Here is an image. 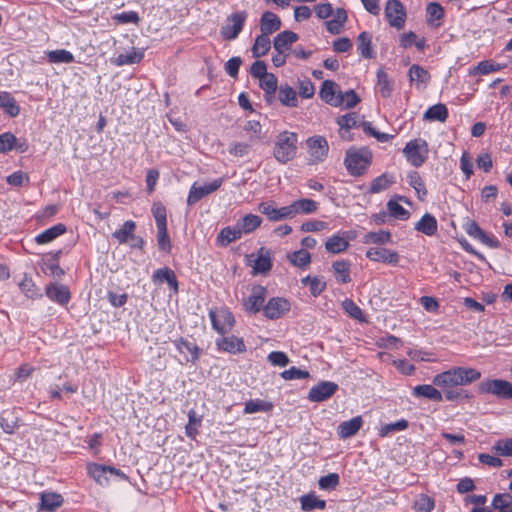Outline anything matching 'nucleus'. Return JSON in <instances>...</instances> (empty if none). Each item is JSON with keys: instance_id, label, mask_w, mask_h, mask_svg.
<instances>
[{"instance_id": "obj_16", "label": "nucleus", "mask_w": 512, "mask_h": 512, "mask_svg": "<svg viewBox=\"0 0 512 512\" xmlns=\"http://www.w3.org/2000/svg\"><path fill=\"white\" fill-rule=\"evenodd\" d=\"M258 210L266 215L270 221H280L287 218H292L290 205L281 208H276L273 202H261L258 205Z\"/></svg>"}, {"instance_id": "obj_24", "label": "nucleus", "mask_w": 512, "mask_h": 512, "mask_svg": "<svg viewBox=\"0 0 512 512\" xmlns=\"http://www.w3.org/2000/svg\"><path fill=\"white\" fill-rule=\"evenodd\" d=\"M331 268L337 283L347 284L351 281V262L349 260H336L332 263Z\"/></svg>"}, {"instance_id": "obj_50", "label": "nucleus", "mask_w": 512, "mask_h": 512, "mask_svg": "<svg viewBox=\"0 0 512 512\" xmlns=\"http://www.w3.org/2000/svg\"><path fill=\"white\" fill-rule=\"evenodd\" d=\"M408 421L405 419H400L394 423H389L385 425H381L378 428V435L382 438L387 437L393 433L403 431L408 428Z\"/></svg>"}, {"instance_id": "obj_39", "label": "nucleus", "mask_w": 512, "mask_h": 512, "mask_svg": "<svg viewBox=\"0 0 512 512\" xmlns=\"http://www.w3.org/2000/svg\"><path fill=\"white\" fill-rule=\"evenodd\" d=\"M262 223V218L255 214H247L237 222L242 234H250Z\"/></svg>"}, {"instance_id": "obj_53", "label": "nucleus", "mask_w": 512, "mask_h": 512, "mask_svg": "<svg viewBox=\"0 0 512 512\" xmlns=\"http://www.w3.org/2000/svg\"><path fill=\"white\" fill-rule=\"evenodd\" d=\"M289 261L301 269L306 268L311 262V255L306 249H300L288 255Z\"/></svg>"}, {"instance_id": "obj_4", "label": "nucleus", "mask_w": 512, "mask_h": 512, "mask_svg": "<svg viewBox=\"0 0 512 512\" xmlns=\"http://www.w3.org/2000/svg\"><path fill=\"white\" fill-rule=\"evenodd\" d=\"M403 153L407 161L414 167L422 166L429 153L428 143L426 140L417 138L406 143Z\"/></svg>"}, {"instance_id": "obj_5", "label": "nucleus", "mask_w": 512, "mask_h": 512, "mask_svg": "<svg viewBox=\"0 0 512 512\" xmlns=\"http://www.w3.org/2000/svg\"><path fill=\"white\" fill-rule=\"evenodd\" d=\"M478 392L509 400L512 399V383L504 379H486L479 383Z\"/></svg>"}, {"instance_id": "obj_28", "label": "nucleus", "mask_w": 512, "mask_h": 512, "mask_svg": "<svg viewBox=\"0 0 512 512\" xmlns=\"http://www.w3.org/2000/svg\"><path fill=\"white\" fill-rule=\"evenodd\" d=\"M356 44H357V50L363 58H365V59L374 58L375 52L372 48V35L369 32H367V31L361 32L356 39Z\"/></svg>"}, {"instance_id": "obj_49", "label": "nucleus", "mask_w": 512, "mask_h": 512, "mask_svg": "<svg viewBox=\"0 0 512 512\" xmlns=\"http://www.w3.org/2000/svg\"><path fill=\"white\" fill-rule=\"evenodd\" d=\"M335 87H336V83L332 80H325L323 81L322 85H321V89L319 91V96L320 98L330 104V105H333L335 106V101H336V95H335Z\"/></svg>"}, {"instance_id": "obj_11", "label": "nucleus", "mask_w": 512, "mask_h": 512, "mask_svg": "<svg viewBox=\"0 0 512 512\" xmlns=\"http://www.w3.org/2000/svg\"><path fill=\"white\" fill-rule=\"evenodd\" d=\"M291 309L290 302L282 297H272L264 306L263 314L267 319L276 320L281 318Z\"/></svg>"}, {"instance_id": "obj_33", "label": "nucleus", "mask_w": 512, "mask_h": 512, "mask_svg": "<svg viewBox=\"0 0 512 512\" xmlns=\"http://www.w3.org/2000/svg\"><path fill=\"white\" fill-rule=\"evenodd\" d=\"M278 99L283 106L294 108L298 106L297 93L287 83L281 84L278 91Z\"/></svg>"}, {"instance_id": "obj_37", "label": "nucleus", "mask_w": 512, "mask_h": 512, "mask_svg": "<svg viewBox=\"0 0 512 512\" xmlns=\"http://www.w3.org/2000/svg\"><path fill=\"white\" fill-rule=\"evenodd\" d=\"M62 503L63 497L60 494L54 492L42 493L39 510L52 512L61 506Z\"/></svg>"}, {"instance_id": "obj_55", "label": "nucleus", "mask_w": 512, "mask_h": 512, "mask_svg": "<svg viewBox=\"0 0 512 512\" xmlns=\"http://www.w3.org/2000/svg\"><path fill=\"white\" fill-rule=\"evenodd\" d=\"M360 123L361 122L358 121V115L355 112L348 113L337 118V124L341 130H345L347 133H349L353 128L360 127Z\"/></svg>"}, {"instance_id": "obj_59", "label": "nucleus", "mask_w": 512, "mask_h": 512, "mask_svg": "<svg viewBox=\"0 0 512 512\" xmlns=\"http://www.w3.org/2000/svg\"><path fill=\"white\" fill-rule=\"evenodd\" d=\"M492 450L500 456L512 457V438L498 440Z\"/></svg>"}, {"instance_id": "obj_18", "label": "nucleus", "mask_w": 512, "mask_h": 512, "mask_svg": "<svg viewBox=\"0 0 512 512\" xmlns=\"http://www.w3.org/2000/svg\"><path fill=\"white\" fill-rule=\"evenodd\" d=\"M216 346L219 351L228 352L230 354L246 352L244 340L234 335L217 339Z\"/></svg>"}, {"instance_id": "obj_34", "label": "nucleus", "mask_w": 512, "mask_h": 512, "mask_svg": "<svg viewBox=\"0 0 512 512\" xmlns=\"http://www.w3.org/2000/svg\"><path fill=\"white\" fill-rule=\"evenodd\" d=\"M0 108L10 117H17L20 114V107L10 92H0Z\"/></svg>"}, {"instance_id": "obj_9", "label": "nucleus", "mask_w": 512, "mask_h": 512, "mask_svg": "<svg viewBox=\"0 0 512 512\" xmlns=\"http://www.w3.org/2000/svg\"><path fill=\"white\" fill-rule=\"evenodd\" d=\"M385 17L392 27L403 28L406 20L403 4L399 0H388L385 6Z\"/></svg>"}, {"instance_id": "obj_41", "label": "nucleus", "mask_w": 512, "mask_h": 512, "mask_svg": "<svg viewBox=\"0 0 512 512\" xmlns=\"http://www.w3.org/2000/svg\"><path fill=\"white\" fill-rule=\"evenodd\" d=\"M408 184L415 189L418 199L425 200L428 192L423 179L417 171H411L407 175Z\"/></svg>"}, {"instance_id": "obj_30", "label": "nucleus", "mask_w": 512, "mask_h": 512, "mask_svg": "<svg viewBox=\"0 0 512 512\" xmlns=\"http://www.w3.org/2000/svg\"><path fill=\"white\" fill-rule=\"evenodd\" d=\"M66 231V225L63 223H58L38 234L35 237V242L40 245L50 243L60 235L64 234Z\"/></svg>"}, {"instance_id": "obj_60", "label": "nucleus", "mask_w": 512, "mask_h": 512, "mask_svg": "<svg viewBox=\"0 0 512 512\" xmlns=\"http://www.w3.org/2000/svg\"><path fill=\"white\" fill-rule=\"evenodd\" d=\"M152 213L155 218L157 228L167 226L166 208L162 203H154L152 206Z\"/></svg>"}, {"instance_id": "obj_64", "label": "nucleus", "mask_w": 512, "mask_h": 512, "mask_svg": "<svg viewBox=\"0 0 512 512\" xmlns=\"http://www.w3.org/2000/svg\"><path fill=\"white\" fill-rule=\"evenodd\" d=\"M16 137L11 132L0 134V153H7L16 146Z\"/></svg>"}, {"instance_id": "obj_23", "label": "nucleus", "mask_w": 512, "mask_h": 512, "mask_svg": "<svg viewBox=\"0 0 512 512\" xmlns=\"http://www.w3.org/2000/svg\"><path fill=\"white\" fill-rule=\"evenodd\" d=\"M273 266L272 255L269 249L261 247L254 261V274H266Z\"/></svg>"}, {"instance_id": "obj_52", "label": "nucleus", "mask_w": 512, "mask_h": 512, "mask_svg": "<svg viewBox=\"0 0 512 512\" xmlns=\"http://www.w3.org/2000/svg\"><path fill=\"white\" fill-rule=\"evenodd\" d=\"M365 244H387L391 242V233L386 230H379L377 232H368L364 238Z\"/></svg>"}, {"instance_id": "obj_25", "label": "nucleus", "mask_w": 512, "mask_h": 512, "mask_svg": "<svg viewBox=\"0 0 512 512\" xmlns=\"http://www.w3.org/2000/svg\"><path fill=\"white\" fill-rule=\"evenodd\" d=\"M434 384L417 385L413 388L412 394L418 398H425L434 402L442 401V392Z\"/></svg>"}, {"instance_id": "obj_20", "label": "nucleus", "mask_w": 512, "mask_h": 512, "mask_svg": "<svg viewBox=\"0 0 512 512\" xmlns=\"http://www.w3.org/2000/svg\"><path fill=\"white\" fill-rule=\"evenodd\" d=\"M152 280L154 283L166 282L170 289L175 293H177L179 290V283L176 274L169 267H163L155 270L152 275Z\"/></svg>"}, {"instance_id": "obj_48", "label": "nucleus", "mask_w": 512, "mask_h": 512, "mask_svg": "<svg viewBox=\"0 0 512 512\" xmlns=\"http://www.w3.org/2000/svg\"><path fill=\"white\" fill-rule=\"evenodd\" d=\"M377 88L384 98L390 97L393 91V84L383 69L377 71Z\"/></svg>"}, {"instance_id": "obj_62", "label": "nucleus", "mask_w": 512, "mask_h": 512, "mask_svg": "<svg viewBox=\"0 0 512 512\" xmlns=\"http://www.w3.org/2000/svg\"><path fill=\"white\" fill-rule=\"evenodd\" d=\"M435 508V501L426 494H420L415 502V509L420 512H431Z\"/></svg>"}, {"instance_id": "obj_63", "label": "nucleus", "mask_w": 512, "mask_h": 512, "mask_svg": "<svg viewBox=\"0 0 512 512\" xmlns=\"http://www.w3.org/2000/svg\"><path fill=\"white\" fill-rule=\"evenodd\" d=\"M259 86L263 91L276 92L278 89V79L273 73H268L265 77L259 79Z\"/></svg>"}, {"instance_id": "obj_42", "label": "nucleus", "mask_w": 512, "mask_h": 512, "mask_svg": "<svg viewBox=\"0 0 512 512\" xmlns=\"http://www.w3.org/2000/svg\"><path fill=\"white\" fill-rule=\"evenodd\" d=\"M410 82H415L419 87L420 85H426L430 81L429 72L418 64H413L408 71Z\"/></svg>"}, {"instance_id": "obj_22", "label": "nucleus", "mask_w": 512, "mask_h": 512, "mask_svg": "<svg viewBox=\"0 0 512 512\" xmlns=\"http://www.w3.org/2000/svg\"><path fill=\"white\" fill-rule=\"evenodd\" d=\"M363 426V418H351L343 421L337 428L338 437L342 440L353 437Z\"/></svg>"}, {"instance_id": "obj_38", "label": "nucleus", "mask_w": 512, "mask_h": 512, "mask_svg": "<svg viewBox=\"0 0 512 512\" xmlns=\"http://www.w3.org/2000/svg\"><path fill=\"white\" fill-rule=\"evenodd\" d=\"M135 229L136 223L132 220H127L121 228L112 233V237L115 238L119 244H125L129 239L134 238Z\"/></svg>"}, {"instance_id": "obj_36", "label": "nucleus", "mask_w": 512, "mask_h": 512, "mask_svg": "<svg viewBox=\"0 0 512 512\" xmlns=\"http://www.w3.org/2000/svg\"><path fill=\"white\" fill-rule=\"evenodd\" d=\"M449 116L448 109L445 104L438 103L430 106L424 113L425 121L445 122Z\"/></svg>"}, {"instance_id": "obj_3", "label": "nucleus", "mask_w": 512, "mask_h": 512, "mask_svg": "<svg viewBox=\"0 0 512 512\" xmlns=\"http://www.w3.org/2000/svg\"><path fill=\"white\" fill-rule=\"evenodd\" d=\"M297 143V133L290 131L279 133L273 148L275 159L281 164H287L292 161L297 154Z\"/></svg>"}, {"instance_id": "obj_27", "label": "nucleus", "mask_w": 512, "mask_h": 512, "mask_svg": "<svg viewBox=\"0 0 512 512\" xmlns=\"http://www.w3.org/2000/svg\"><path fill=\"white\" fill-rule=\"evenodd\" d=\"M345 234L347 233L344 232L343 235L335 234L329 237L325 242L327 252L338 254L346 251L349 247V238L344 236Z\"/></svg>"}, {"instance_id": "obj_58", "label": "nucleus", "mask_w": 512, "mask_h": 512, "mask_svg": "<svg viewBox=\"0 0 512 512\" xmlns=\"http://www.w3.org/2000/svg\"><path fill=\"white\" fill-rule=\"evenodd\" d=\"M340 483V477L337 473H329L328 475L320 477L318 481L321 490L331 491L334 490Z\"/></svg>"}, {"instance_id": "obj_40", "label": "nucleus", "mask_w": 512, "mask_h": 512, "mask_svg": "<svg viewBox=\"0 0 512 512\" xmlns=\"http://www.w3.org/2000/svg\"><path fill=\"white\" fill-rule=\"evenodd\" d=\"M395 183V177L390 173H383L376 177L369 187V192L372 194L379 193L388 189L392 184Z\"/></svg>"}, {"instance_id": "obj_17", "label": "nucleus", "mask_w": 512, "mask_h": 512, "mask_svg": "<svg viewBox=\"0 0 512 512\" xmlns=\"http://www.w3.org/2000/svg\"><path fill=\"white\" fill-rule=\"evenodd\" d=\"M46 296L53 302L58 303L61 306H66L70 299L71 293L67 286L52 283L46 286Z\"/></svg>"}, {"instance_id": "obj_2", "label": "nucleus", "mask_w": 512, "mask_h": 512, "mask_svg": "<svg viewBox=\"0 0 512 512\" xmlns=\"http://www.w3.org/2000/svg\"><path fill=\"white\" fill-rule=\"evenodd\" d=\"M372 162V152L367 147H351L346 151L344 164L348 173L358 177L363 175Z\"/></svg>"}, {"instance_id": "obj_54", "label": "nucleus", "mask_w": 512, "mask_h": 512, "mask_svg": "<svg viewBox=\"0 0 512 512\" xmlns=\"http://www.w3.org/2000/svg\"><path fill=\"white\" fill-rule=\"evenodd\" d=\"M88 474L100 485H107L108 478L106 477L107 469L106 465L90 464L88 465Z\"/></svg>"}, {"instance_id": "obj_31", "label": "nucleus", "mask_w": 512, "mask_h": 512, "mask_svg": "<svg viewBox=\"0 0 512 512\" xmlns=\"http://www.w3.org/2000/svg\"><path fill=\"white\" fill-rule=\"evenodd\" d=\"M144 58V52L137 50L134 47L128 53L119 54L117 57L111 59V63L116 66L133 65L140 63Z\"/></svg>"}, {"instance_id": "obj_21", "label": "nucleus", "mask_w": 512, "mask_h": 512, "mask_svg": "<svg viewBox=\"0 0 512 512\" xmlns=\"http://www.w3.org/2000/svg\"><path fill=\"white\" fill-rule=\"evenodd\" d=\"M299 36L297 33L285 30L278 33L273 40V47L276 52H286L289 50L293 43L297 42Z\"/></svg>"}, {"instance_id": "obj_14", "label": "nucleus", "mask_w": 512, "mask_h": 512, "mask_svg": "<svg viewBox=\"0 0 512 512\" xmlns=\"http://www.w3.org/2000/svg\"><path fill=\"white\" fill-rule=\"evenodd\" d=\"M309 154L314 162H323L328 155L329 145L323 136H313L307 139Z\"/></svg>"}, {"instance_id": "obj_19", "label": "nucleus", "mask_w": 512, "mask_h": 512, "mask_svg": "<svg viewBox=\"0 0 512 512\" xmlns=\"http://www.w3.org/2000/svg\"><path fill=\"white\" fill-rule=\"evenodd\" d=\"M282 22L280 17L271 11H265L260 18L261 34L271 35L281 28Z\"/></svg>"}, {"instance_id": "obj_32", "label": "nucleus", "mask_w": 512, "mask_h": 512, "mask_svg": "<svg viewBox=\"0 0 512 512\" xmlns=\"http://www.w3.org/2000/svg\"><path fill=\"white\" fill-rule=\"evenodd\" d=\"M242 236V233L236 224V226L231 227L227 226L220 230V232L217 235V244L225 247L228 246L230 243L240 239Z\"/></svg>"}, {"instance_id": "obj_51", "label": "nucleus", "mask_w": 512, "mask_h": 512, "mask_svg": "<svg viewBox=\"0 0 512 512\" xmlns=\"http://www.w3.org/2000/svg\"><path fill=\"white\" fill-rule=\"evenodd\" d=\"M48 61L50 63H73L75 61L74 55L65 49L52 50L47 53Z\"/></svg>"}, {"instance_id": "obj_12", "label": "nucleus", "mask_w": 512, "mask_h": 512, "mask_svg": "<svg viewBox=\"0 0 512 512\" xmlns=\"http://www.w3.org/2000/svg\"><path fill=\"white\" fill-rule=\"evenodd\" d=\"M366 257L374 262H380L396 266L400 261V255L397 251L383 247H371L366 251Z\"/></svg>"}, {"instance_id": "obj_61", "label": "nucleus", "mask_w": 512, "mask_h": 512, "mask_svg": "<svg viewBox=\"0 0 512 512\" xmlns=\"http://www.w3.org/2000/svg\"><path fill=\"white\" fill-rule=\"evenodd\" d=\"M113 20L119 24H138L140 17L136 11H124L113 16Z\"/></svg>"}, {"instance_id": "obj_43", "label": "nucleus", "mask_w": 512, "mask_h": 512, "mask_svg": "<svg viewBox=\"0 0 512 512\" xmlns=\"http://www.w3.org/2000/svg\"><path fill=\"white\" fill-rule=\"evenodd\" d=\"M300 503L304 511L324 510L326 508V501L319 499L314 493L303 495L300 498Z\"/></svg>"}, {"instance_id": "obj_47", "label": "nucleus", "mask_w": 512, "mask_h": 512, "mask_svg": "<svg viewBox=\"0 0 512 512\" xmlns=\"http://www.w3.org/2000/svg\"><path fill=\"white\" fill-rule=\"evenodd\" d=\"M359 102L360 97L353 89H350L346 91L344 94L341 91H339L336 97L335 106L344 105L345 108L350 109L355 107Z\"/></svg>"}, {"instance_id": "obj_45", "label": "nucleus", "mask_w": 512, "mask_h": 512, "mask_svg": "<svg viewBox=\"0 0 512 512\" xmlns=\"http://www.w3.org/2000/svg\"><path fill=\"white\" fill-rule=\"evenodd\" d=\"M272 408H273V404L269 401H265L262 399H252L245 403L244 413H246V414L258 413V412L267 413V412H270Z\"/></svg>"}, {"instance_id": "obj_29", "label": "nucleus", "mask_w": 512, "mask_h": 512, "mask_svg": "<svg viewBox=\"0 0 512 512\" xmlns=\"http://www.w3.org/2000/svg\"><path fill=\"white\" fill-rule=\"evenodd\" d=\"M292 218L298 214H312L318 209V202L302 198L290 204Z\"/></svg>"}, {"instance_id": "obj_56", "label": "nucleus", "mask_w": 512, "mask_h": 512, "mask_svg": "<svg viewBox=\"0 0 512 512\" xmlns=\"http://www.w3.org/2000/svg\"><path fill=\"white\" fill-rule=\"evenodd\" d=\"M387 209L389 215L396 219L407 220L410 217V212L395 200L391 199L387 202Z\"/></svg>"}, {"instance_id": "obj_1", "label": "nucleus", "mask_w": 512, "mask_h": 512, "mask_svg": "<svg viewBox=\"0 0 512 512\" xmlns=\"http://www.w3.org/2000/svg\"><path fill=\"white\" fill-rule=\"evenodd\" d=\"M481 378V372L470 367H454L433 377L432 383L440 388L442 400L462 403L470 399V394L462 386Z\"/></svg>"}, {"instance_id": "obj_44", "label": "nucleus", "mask_w": 512, "mask_h": 512, "mask_svg": "<svg viewBox=\"0 0 512 512\" xmlns=\"http://www.w3.org/2000/svg\"><path fill=\"white\" fill-rule=\"evenodd\" d=\"M493 511L512 512V495L509 493L496 494L492 500Z\"/></svg>"}, {"instance_id": "obj_46", "label": "nucleus", "mask_w": 512, "mask_h": 512, "mask_svg": "<svg viewBox=\"0 0 512 512\" xmlns=\"http://www.w3.org/2000/svg\"><path fill=\"white\" fill-rule=\"evenodd\" d=\"M271 48V41L269 36L260 34L255 38L254 45L252 47V54L255 58L265 56Z\"/></svg>"}, {"instance_id": "obj_10", "label": "nucleus", "mask_w": 512, "mask_h": 512, "mask_svg": "<svg viewBox=\"0 0 512 512\" xmlns=\"http://www.w3.org/2000/svg\"><path fill=\"white\" fill-rule=\"evenodd\" d=\"M223 183V178L214 179L212 182L203 186H197V183H193L190 187L189 194L187 197V204L192 206L200 201L205 196L218 190Z\"/></svg>"}, {"instance_id": "obj_13", "label": "nucleus", "mask_w": 512, "mask_h": 512, "mask_svg": "<svg viewBox=\"0 0 512 512\" xmlns=\"http://www.w3.org/2000/svg\"><path fill=\"white\" fill-rule=\"evenodd\" d=\"M338 390V385L332 381H321L310 388L308 399L312 402H322L329 399Z\"/></svg>"}, {"instance_id": "obj_35", "label": "nucleus", "mask_w": 512, "mask_h": 512, "mask_svg": "<svg viewBox=\"0 0 512 512\" xmlns=\"http://www.w3.org/2000/svg\"><path fill=\"white\" fill-rule=\"evenodd\" d=\"M427 23L430 26L439 27L442 25V19L444 18V9L437 2H431L426 8Z\"/></svg>"}, {"instance_id": "obj_8", "label": "nucleus", "mask_w": 512, "mask_h": 512, "mask_svg": "<svg viewBox=\"0 0 512 512\" xmlns=\"http://www.w3.org/2000/svg\"><path fill=\"white\" fill-rule=\"evenodd\" d=\"M268 291L264 286L255 285L251 289V293L243 300L245 310L250 314H257L264 310V302Z\"/></svg>"}, {"instance_id": "obj_15", "label": "nucleus", "mask_w": 512, "mask_h": 512, "mask_svg": "<svg viewBox=\"0 0 512 512\" xmlns=\"http://www.w3.org/2000/svg\"><path fill=\"white\" fill-rule=\"evenodd\" d=\"M177 351L184 355L185 362L195 364L200 358V348L195 342L180 337L173 341Z\"/></svg>"}, {"instance_id": "obj_6", "label": "nucleus", "mask_w": 512, "mask_h": 512, "mask_svg": "<svg viewBox=\"0 0 512 512\" xmlns=\"http://www.w3.org/2000/svg\"><path fill=\"white\" fill-rule=\"evenodd\" d=\"M209 318L211 320L212 328L221 335L231 331L235 325L233 313L225 307L210 309Z\"/></svg>"}, {"instance_id": "obj_26", "label": "nucleus", "mask_w": 512, "mask_h": 512, "mask_svg": "<svg viewBox=\"0 0 512 512\" xmlns=\"http://www.w3.org/2000/svg\"><path fill=\"white\" fill-rule=\"evenodd\" d=\"M414 229L426 236H434L438 230V222L434 215L425 213L421 219L415 223Z\"/></svg>"}, {"instance_id": "obj_57", "label": "nucleus", "mask_w": 512, "mask_h": 512, "mask_svg": "<svg viewBox=\"0 0 512 512\" xmlns=\"http://www.w3.org/2000/svg\"><path fill=\"white\" fill-rule=\"evenodd\" d=\"M157 243L159 250L170 253L172 250L171 240L167 226L157 228Z\"/></svg>"}, {"instance_id": "obj_7", "label": "nucleus", "mask_w": 512, "mask_h": 512, "mask_svg": "<svg viewBox=\"0 0 512 512\" xmlns=\"http://www.w3.org/2000/svg\"><path fill=\"white\" fill-rule=\"evenodd\" d=\"M247 16L246 11L232 13L227 19V24L221 27L220 34L223 39L235 40L243 30Z\"/></svg>"}]
</instances>
